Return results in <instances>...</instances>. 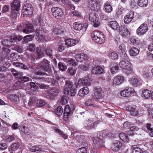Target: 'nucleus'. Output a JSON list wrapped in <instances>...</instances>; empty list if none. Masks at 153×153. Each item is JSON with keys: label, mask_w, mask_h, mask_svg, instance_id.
Returning a JSON list of instances; mask_svg holds the SVG:
<instances>
[{"label": "nucleus", "mask_w": 153, "mask_h": 153, "mask_svg": "<svg viewBox=\"0 0 153 153\" xmlns=\"http://www.w3.org/2000/svg\"><path fill=\"white\" fill-rule=\"evenodd\" d=\"M99 6H98L95 0H91L89 1V7L90 10H98Z\"/></svg>", "instance_id": "obj_20"}, {"label": "nucleus", "mask_w": 153, "mask_h": 153, "mask_svg": "<svg viewBox=\"0 0 153 153\" xmlns=\"http://www.w3.org/2000/svg\"><path fill=\"white\" fill-rule=\"evenodd\" d=\"M110 26L114 30H118L120 28L118 23L115 21L110 22Z\"/></svg>", "instance_id": "obj_30"}, {"label": "nucleus", "mask_w": 153, "mask_h": 153, "mask_svg": "<svg viewBox=\"0 0 153 153\" xmlns=\"http://www.w3.org/2000/svg\"><path fill=\"white\" fill-rule=\"evenodd\" d=\"M37 51V54L38 56V58L39 59L40 58L44 56V53L40 50H39V49L36 50Z\"/></svg>", "instance_id": "obj_60"}, {"label": "nucleus", "mask_w": 153, "mask_h": 153, "mask_svg": "<svg viewBox=\"0 0 153 153\" xmlns=\"http://www.w3.org/2000/svg\"><path fill=\"white\" fill-rule=\"evenodd\" d=\"M72 87L71 82L69 80L65 81V85L64 89V96H68L69 95V90H71Z\"/></svg>", "instance_id": "obj_7"}, {"label": "nucleus", "mask_w": 153, "mask_h": 153, "mask_svg": "<svg viewBox=\"0 0 153 153\" xmlns=\"http://www.w3.org/2000/svg\"><path fill=\"white\" fill-rule=\"evenodd\" d=\"M36 33L41 41H43L45 40L46 34L48 33V31L43 26H40L39 27L36 29Z\"/></svg>", "instance_id": "obj_2"}, {"label": "nucleus", "mask_w": 153, "mask_h": 153, "mask_svg": "<svg viewBox=\"0 0 153 153\" xmlns=\"http://www.w3.org/2000/svg\"><path fill=\"white\" fill-rule=\"evenodd\" d=\"M44 52L47 56L52 58L53 56V51L51 48H46L44 50Z\"/></svg>", "instance_id": "obj_32"}, {"label": "nucleus", "mask_w": 153, "mask_h": 153, "mask_svg": "<svg viewBox=\"0 0 153 153\" xmlns=\"http://www.w3.org/2000/svg\"><path fill=\"white\" fill-rule=\"evenodd\" d=\"M122 146V143L120 142L118 140H116L114 142L111 147L115 151H118L119 150L120 147Z\"/></svg>", "instance_id": "obj_19"}, {"label": "nucleus", "mask_w": 153, "mask_h": 153, "mask_svg": "<svg viewBox=\"0 0 153 153\" xmlns=\"http://www.w3.org/2000/svg\"><path fill=\"white\" fill-rule=\"evenodd\" d=\"M11 50L7 48H2V53L5 57H7L10 54Z\"/></svg>", "instance_id": "obj_39"}, {"label": "nucleus", "mask_w": 153, "mask_h": 153, "mask_svg": "<svg viewBox=\"0 0 153 153\" xmlns=\"http://www.w3.org/2000/svg\"><path fill=\"white\" fill-rule=\"evenodd\" d=\"M151 94V91L149 90H145L142 92V95L146 98L150 97Z\"/></svg>", "instance_id": "obj_40"}, {"label": "nucleus", "mask_w": 153, "mask_h": 153, "mask_svg": "<svg viewBox=\"0 0 153 153\" xmlns=\"http://www.w3.org/2000/svg\"><path fill=\"white\" fill-rule=\"evenodd\" d=\"M33 25L29 24L26 25L25 28L23 30V31L25 33H28L33 32Z\"/></svg>", "instance_id": "obj_22"}, {"label": "nucleus", "mask_w": 153, "mask_h": 153, "mask_svg": "<svg viewBox=\"0 0 153 153\" xmlns=\"http://www.w3.org/2000/svg\"><path fill=\"white\" fill-rule=\"evenodd\" d=\"M36 100L37 98L35 97H33L30 98L28 103L27 106L28 107H27V108H29L35 105Z\"/></svg>", "instance_id": "obj_26"}, {"label": "nucleus", "mask_w": 153, "mask_h": 153, "mask_svg": "<svg viewBox=\"0 0 153 153\" xmlns=\"http://www.w3.org/2000/svg\"><path fill=\"white\" fill-rule=\"evenodd\" d=\"M19 56L17 53H13L10 55V57L13 60H17L18 59L17 58Z\"/></svg>", "instance_id": "obj_62"}, {"label": "nucleus", "mask_w": 153, "mask_h": 153, "mask_svg": "<svg viewBox=\"0 0 153 153\" xmlns=\"http://www.w3.org/2000/svg\"><path fill=\"white\" fill-rule=\"evenodd\" d=\"M8 97L10 100L15 102L18 101L19 100V96L16 94H11L8 95Z\"/></svg>", "instance_id": "obj_35"}, {"label": "nucleus", "mask_w": 153, "mask_h": 153, "mask_svg": "<svg viewBox=\"0 0 153 153\" xmlns=\"http://www.w3.org/2000/svg\"><path fill=\"white\" fill-rule=\"evenodd\" d=\"M120 34L123 37L125 38L130 35V32L126 27L121 26L119 29Z\"/></svg>", "instance_id": "obj_9"}, {"label": "nucleus", "mask_w": 153, "mask_h": 153, "mask_svg": "<svg viewBox=\"0 0 153 153\" xmlns=\"http://www.w3.org/2000/svg\"><path fill=\"white\" fill-rule=\"evenodd\" d=\"M103 72V69L99 66L94 67L91 70V73L94 74H100Z\"/></svg>", "instance_id": "obj_24"}, {"label": "nucleus", "mask_w": 153, "mask_h": 153, "mask_svg": "<svg viewBox=\"0 0 153 153\" xmlns=\"http://www.w3.org/2000/svg\"><path fill=\"white\" fill-rule=\"evenodd\" d=\"M76 70L77 68L75 67H70L68 69V72L70 75L73 76L76 74Z\"/></svg>", "instance_id": "obj_37"}, {"label": "nucleus", "mask_w": 153, "mask_h": 153, "mask_svg": "<svg viewBox=\"0 0 153 153\" xmlns=\"http://www.w3.org/2000/svg\"><path fill=\"white\" fill-rule=\"evenodd\" d=\"M101 33H102L97 31H94L92 33L91 37L95 42V40L97 39L98 38H99V36L101 35Z\"/></svg>", "instance_id": "obj_29"}, {"label": "nucleus", "mask_w": 153, "mask_h": 153, "mask_svg": "<svg viewBox=\"0 0 153 153\" xmlns=\"http://www.w3.org/2000/svg\"><path fill=\"white\" fill-rule=\"evenodd\" d=\"M20 128L21 131L25 134L28 135L30 133V130L27 127L24 126H21Z\"/></svg>", "instance_id": "obj_44"}, {"label": "nucleus", "mask_w": 153, "mask_h": 153, "mask_svg": "<svg viewBox=\"0 0 153 153\" xmlns=\"http://www.w3.org/2000/svg\"><path fill=\"white\" fill-rule=\"evenodd\" d=\"M59 68L62 71H65L67 69V67L64 63L59 62L58 64Z\"/></svg>", "instance_id": "obj_46"}, {"label": "nucleus", "mask_w": 153, "mask_h": 153, "mask_svg": "<svg viewBox=\"0 0 153 153\" xmlns=\"http://www.w3.org/2000/svg\"><path fill=\"white\" fill-rule=\"evenodd\" d=\"M119 137L124 142L128 143L129 142V139L127 135L123 133H121L119 135Z\"/></svg>", "instance_id": "obj_31"}, {"label": "nucleus", "mask_w": 153, "mask_h": 153, "mask_svg": "<svg viewBox=\"0 0 153 153\" xmlns=\"http://www.w3.org/2000/svg\"><path fill=\"white\" fill-rule=\"evenodd\" d=\"M118 56V55L115 52H112L109 55V57L110 58L113 60L117 59Z\"/></svg>", "instance_id": "obj_48"}, {"label": "nucleus", "mask_w": 153, "mask_h": 153, "mask_svg": "<svg viewBox=\"0 0 153 153\" xmlns=\"http://www.w3.org/2000/svg\"><path fill=\"white\" fill-rule=\"evenodd\" d=\"M13 38L12 36L10 37L5 39L2 41L3 45L7 46H11L15 44V41H13Z\"/></svg>", "instance_id": "obj_8"}, {"label": "nucleus", "mask_w": 153, "mask_h": 153, "mask_svg": "<svg viewBox=\"0 0 153 153\" xmlns=\"http://www.w3.org/2000/svg\"><path fill=\"white\" fill-rule=\"evenodd\" d=\"M13 64L15 66L18 67H20L24 70H26L27 68L26 65L21 63L13 62Z\"/></svg>", "instance_id": "obj_42"}, {"label": "nucleus", "mask_w": 153, "mask_h": 153, "mask_svg": "<svg viewBox=\"0 0 153 153\" xmlns=\"http://www.w3.org/2000/svg\"><path fill=\"white\" fill-rule=\"evenodd\" d=\"M126 110L130 111V114L133 116L137 115L138 114L137 110L135 106L129 105L126 108Z\"/></svg>", "instance_id": "obj_16"}, {"label": "nucleus", "mask_w": 153, "mask_h": 153, "mask_svg": "<svg viewBox=\"0 0 153 153\" xmlns=\"http://www.w3.org/2000/svg\"><path fill=\"white\" fill-rule=\"evenodd\" d=\"M56 132L57 133H58L59 134L62 136L64 139H65L67 138L68 136H66L65 134H64L62 131L60 130L59 129H57L56 130Z\"/></svg>", "instance_id": "obj_57"}, {"label": "nucleus", "mask_w": 153, "mask_h": 153, "mask_svg": "<svg viewBox=\"0 0 153 153\" xmlns=\"http://www.w3.org/2000/svg\"><path fill=\"white\" fill-rule=\"evenodd\" d=\"M88 125V127H90V128H94L96 123L94 121L92 120H89Z\"/></svg>", "instance_id": "obj_49"}, {"label": "nucleus", "mask_w": 153, "mask_h": 153, "mask_svg": "<svg viewBox=\"0 0 153 153\" xmlns=\"http://www.w3.org/2000/svg\"><path fill=\"white\" fill-rule=\"evenodd\" d=\"M88 88L87 87H84L80 89L79 91L78 94L79 96L84 97L89 93Z\"/></svg>", "instance_id": "obj_21"}, {"label": "nucleus", "mask_w": 153, "mask_h": 153, "mask_svg": "<svg viewBox=\"0 0 153 153\" xmlns=\"http://www.w3.org/2000/svg\"><path fill=\"white\" fill-rule=\"evenodd\" d=\"M37 105L38 106L42 107L46 105V102L42 100H39L37 101Z\"/></svg>", "instance_id": "obj_51"}, {"label": "nucleus", "mask_w": 153, "mask_h": 153, "mask_svg": "<svg viewBox=\"0 0 153 153\" xmlns=\"http://www.w3.org/2000/svg\"><path fill=\"white\" fill-rule=\"evenodd\" d=\"M38 48V47L36 48L35 45L34 44H30L27 46V49L31 52L34 51L36 48L37 50Z\"/></svg>", "instance_id": "obj_43"}, {"label": "nucleus", "mask_w": 153, "mask_h": 153, "mask_svg": "<svg viewBox=\"0 0 153 153\" xmlns=\"http://www.w3.org/2000/svg\"><path fill=\"white\" fill-rule=\"evenodd\" d=\"M55 112L57 115L60 116L63 113V108L61 106H59L56 108Z\"/></svg>", "instance_id": "obj_45"}, {"label": "nucleus", "mask_w": 153, "mask_h": 153, "mask_svg": "<svg viewBox=\"0 0 153 153\" xmlns=\"http://www.w3.org/2000/svg\"><path fill=\"white\" fill-rule=\"evenodd\" d=\"M65 47L63 43H59L58 44V49L60 52L62 51L65 49Z\"/></svg>", "instance_id": "obj_54"}, {"label": "nucleus", "mask_w": 153, "mask_h": 153, "mask_svg": "<svg viewBox=\"0 0 153 153\" xmlns=\"http://www.w3.org/2000/svg\"><path fill=\"white\" fill-rule=\"evenodd\" d=\"M139 50L135 47L131 48L130 50V55L132 56L137 55L139 53Z\"/></svg>", "instance_id": "obj_33"}, {"label": "nucleus", "mask_w": 153, "mask_h": 153, "mask_svg": "<svg viewBox=\"0 0 153 153\" xmlns=\"http://www.w3.org/2000/svg\"><path fill=\"white\" fill-rule=\"evenodd\" d=\"M33 36L32 35H28L25 36L23 39V42L24 43H26L32 40Z\"/></svg>", "instance_id": "obj_41"}, {"label": "nucleus", "mask_w": 153, "mask_h": 153, "mask_svg": "<svg viewBox=\"0 0 153 153\" xmlns=\"http://www.w3.org/2000/svg\"><path fill=\"white\" fill-rule=\"evenodd\" d=\"M130 82L135 86H138L141 84L139 79L137 78H132L130 80Z\"/></svg>", "instance_id": "obj_25"}, {"label": "nucleus", "mask_w": 153, "mask_h": 153, "mask_svg": "<svg viewBox=\"0 0 153 153\" xmlns=\"http://www.w3.org/2000/svg\"><path fill=\"white\" fill-rule=\"evenodd\" d=\"M102 88L99 86L97 87L95 89V92L94 93V98L97 100H98L99 99L102 97Z\"/></svg>", "instance_id": "obj_14"}, {"label": "nucleus", "mask_w": 153, "mask_h": 153, "mask_svg": "<svg viewBox=\"0 0 153 153\" xmlns=\"http://www.w3.org/2000/svg\"><path fill=\"white\" fill-rule=\"evenodd\" d=\"M148 0H139L138 4L139 6L143 7H145L148 5Z\"/></svg>", "instance_id": "obj_36"}, {"label": "nucleus", "mask_w": 153, "mask_h": 153, "mask_svg": "<svg viewBox=\"0 0 153 153\" xmlns=\"http://www.w3.org/2000/svg\"><path fill=\"white\" fill-rule=\"evenodd\" d=\"M89 18L90 20L94 23V27H97L100 26V24L99 21V18L96 15L95 12H91L89 15Z\"/></svg>", "instance_id": "obj_5"}, {"label": "nucleus", "mask_w": 153, "mask_h": 153, "mask_svg": "<svg viewBox=\"0 0 153 153\" xmlns=\"http://www.w3.org/2000/svg\"><path fill=\"white\" fill-rule=\"evenodd\" d=\"M23 13V15L26 16H30L33 13L32 10H24Z\"/></svg>", "instance_id": "obj_63"}, {"label": "nucleus", "mask_w": 153, "mask_h": 153, "mask_svg": "<svg viewBox=\"0 0 153 153\" xmlns=\"http://www.w3.org/2000/svg\"><path fill=\"white\" fill-rule=\"evenodd\" d=\"M63 32V30H62L61 27L57 28L54 29L53 33L55 34H59Z\"/></svg>", "instance_id": "obj_58"}, {"label": "nucleus", "mask_w": 153, "mask_h": 153, "mask_svg": "<svg viewBox=\"0 0 153 153\" xmlns=\"http://www.w3.org/2000/svg\"><path fill=\"white\" fill-rule=\"evenodd\" d=\"M20 146V144L18 143L12 144L10 147L11 151L14 152L16 151L19 148Z\"/></svg>", "instance_id": "obj_38"}, {"label": "nucleus", "mask_w": 153, "mask_h": 153, "mask_svg": "<svg viewBox=\"0 0 153 153\" xmlns=\"http://www.w3.org/2000/svg\"><path fill=\"white\" fill-rule=\"evenodd\" d=\"M11 72L13 75L16 78H21V77L23 75V73L17 71L14 69H12V70Z\"/></svg>", "instance_id": "obj_28"}, {"label": "nucleus", "mask_w": 153, "mask_h": 153, "mask_svg": "<svg viewBox=\"0 0 153 153\" xmlns=\"http://www.w3.org/2000/svg\"><path fill=\"white\" fill-rule=\"evenodd\" d=\"M20 7V2L19 0H14L11 5L12 10H18Z\"/></svg>", "instance_id": "obj_23"}, {"label": "nucleus", "mask_w": 153, "mask_h": 153, "mask_svg": "<svg viewBox=\"0 0 153 153\" xmlns=\"http://www.w3.org/2000/svg\"><path fill=\"white\" fill-rule=\"evenodd\" d=\"M142 150L139 148H135L133 150L132 153H141Z\"/></svg>", "instance_id": "obj_64"}, {"label": "nucleus", "mask_w": 153, "mask_h": 153, "mask_svg": "<svg viewBox=\"0 0 153 153\" xmlns=\"http://www.w3.org/2000/svg\"><path fill=\"white\" fill-rule=\"evenodd\" d=\"M87 55L83 53L77 54L75 55V58L78 61L84 62L88 59Z\"/></svg>", "instance_id": "obj_10"}, {"label": "nucleus", "mask_w": 153, "mask_h": 153, "mask_svg": "<svg viewBox=\"0 0 153 153\" xmlns=\"http://www.w3.org/2000/svg\"><path fill=\"white\" fill-rule=\"evenodd\" d=\"M105 13H100V17L101 18L102 20H106L108 18V16L107 15L105 14V13H110L111 11V10L110 11H107V10H104Z\"/></svg>", "instance_id": "obj_47"}, {"label": "nucleus", "mask_w": 153, "mask_h": 153, "mask_svg": "<svg viewBox=\"0 0 153 153\" xmlns=\"http://www.w3.org/2000/svg\"><path fill=\"white\" fill-rule=\"evenodd\" d=\"M38 65L42 70L47 72V73H44L41 70L36 71L35 73L38 75H51L52 74V70L49 68V62L47 60L44 59L41 62L38 63Z\"/></svg>", "instance_id": "obj_1"}, {"label": "nucleus", "mask_w": 153, "mask_h": 153, "mask_svg": "<svg viewBox=\"0 0 153 153\" xmlns=\"http://www.w3.org/2000/svg\"><path fill=\"white\" fill-rule=\"evenodd\" d=\"M121 68L125 70V72L127 74L130 73L132 71V69L130 62L128 61H121L120 63Z\"/></svg>", "instance_id": "obj_3"}, {"label": "nucleus", "mask_w": 153, "mask_h": 153, "mask_svg": "<svg viewBox=\"0 0 153 153\" xmlns=\"http://www.w3.org/2000/svg\"><path fill=\"white\" fill-rule=\"evenodd\" d=\"M106 136V135L105 133L101 132L97 134V138L100 140H104Z\"/></svg>", "instance_id": "obj_50"}, {"label": "nucleus", "mask_w": 153, "mask_h": 153, "mask_svg": "<svg viewBox=\"0 0 153 153\" xmlns=\"http://www.w3.org/2000/svg\"><path fill=\"white\" fill-rule=\"evenodd\" d=\"M79 67L81 70L83 71H87L88 68V67L86 65H79Z\"/></svg>", "instance_id": "obj_56"}, {"label": "nucleus", "mask_w": 153, "mask_h": 153, "mask_svg": "<svg viewBox=\"0 0 153 153\" xmlns=\"http://www.w3.org/2000/svg\"><path fill=\"white\" fill-rule=\"evenodd\" d=\"M132 19V18L126 16L124 17V22L125 24H128L131 22Z\"/></svg>", "instance_id": "obj_55"}, {"label": "nucleus", "mask_w": 153, "mask_h": 153, "mask_svg": "<svg viewBox=\"0 0 153 153\" xmlns=\"http://www.w3.org/2000/svg\"><path fill=\"white\" fill-rule=\"evenodd\" d=\"M76 90L74 89H71L69 90V95H68V96H66V97H69V96H74L76 94Z\"/></svg>", "instance_id": "obj_59"}, {"label": "nucleus", "mask_w": 153, "mask_h": 153, "mask_svg": "<svg viewBox=\"0 0 153 153\" xmlns=\"http://www.w3.org/2000/svg\"><path fill=\"white\" fill-rule=\"evenodd\" d=\"M124 79L123 76H117L114 78L113 80V84L115 85H119L123 82Z\"/></svg>", "instance_id": "obj_18"}, {"label": "nucleus", "mask_w": 153, "mask_h": 153, "mask_svg": "<svg viewBox=\"0 0 153 153\" xmlns=\"http://www.w3.org/2000/svg\"><path fill=\"white\" fill-rule=\"evenodd\" d=\"M148 30L147 25L143 23L138 28L137 30V33L139 35H142L146 33Z\"/></svg>", "instance_id": "obj_6"}, {"label": "nucleus", "mask_w": 153, "mask_h": 153, "mask_svg": "<svg viewBox=\"0 0 153 153\" xmlns=\"http://www.w3.org/2000/svg\"><path fill=\"white\" fill-rule=\"evenodd\" d=\"M79 84L81 85H84L89 86L91 85V82L89 80L87 79L82 78L80 79L79 81Z\"/></svg>", "instance_id": "obj_27"}, {"label": "nucleus", "mask_w": 153, "mask_h": 153, "mask_svg": "<svg viewBox=\"0 0 153 153\" xmlns=\"http://www.w3.org/2000/svg\"><path fill=\"white\" fill-rule=\"evenodd\" d=\"M71 109L68 105H65L64 112V119L65 120H67L69 116L70 115Z\"/></svg>", "instance_id": "obj_17"}, {"label": "nucleus", "mask_w": 153, "mask_h": 153, "mask_svg": "<svg viewBox=\"0 0 153 153\" xmlns=\"http://www.w3.org/2000/svg\"><path fill=\"white\" fill-rule=\"evenodd\" d=\"M59 91V89L56 88H53L45 92V94L48 98L53 100L57 95Z\"/></svg>", "instance_id": "obj_4"}, {"label": "nucleus", "mask_w": 153, "mask_h": 153, "mask_svg": "<svg viewBox=\"0 0 153 153\" xmlns=\"http://www.w3.org/2000/svg\"><path fill=\"white\" fill-rule=\"evenodd\" d=\"M53 16L56 19H60L63 14L62 10H51Z\"/></svg>", "instance_id": "obj_15"}, {"label": "nucleus", "mask_w": 153, "mask_h": 153, "mask_svg": "<svg viewBox=\"0 0 153 153\" xmlns=\"http://www.w3.org/2000/svg\"><path fill=\"white\" fill-rule=\"evenodd\" d=\"M105 40V38L104 37V34L103 33H101V35L99 36L97 40H95V42L97 43L101 44L104 42Z\"/></svg>", "instance_id": "obj_34"}, {"label": "nucleus", "mask_w": 153, "mask_h": 153, "mask_svg": "<svg viewBox=\"0 0 153 153\" xmlns=\"http://www.w3.org/2000/svg\"><path fill=\"white\" fill-rule=\"evenodd\" d=\"M19 10H11L10 15L14 19L16 18L19 13Z\"/></svg>", "instance_id": "obj_53"}, {"label": "nucleus", "mask_w": 153, "mask_h": 153, "mask_svg": "<svg viewBox=\"0 0 153 153\" xmlns=\"http://www.w3.org/2000/svg\"><path fill=\"white\" fill-rule=\"evenodd\" d=\"M78 42L77 40L73 39H66L65 41V44L68 46L71 47L75 45Z\"/></svg>", "instance_id": "obj_13"}, {"label": "nucleus", "mask_w": 153, "mask_h": 153, "mask_svg": "<svg viewBox=\"0 0 153 153\" xmlns=\"http://www.w3.org/2000/svg\"><path fill=\"white\" fill-rule=\"evenodd\" d=\"M30 89L31 90H32L33 91H34L36 90L37 86L34 82H30Z\"/></svg>", "instance_id": "obj_52"}, {"label": "nucleus", "mask_w": 153, "mask_h": 153, "mask_svg": "<svg viewBox=\"0 0 153 153\" xmlns=\"http://www.w3.org/2000/svg\"><path fill=\"white\" fill-rule=\"evenodd\" d=\"M134 91V89L132 88H130L121 91L120 94L123 97H128L131 95Z\"/></svg>", "instance_id": "obj_11"}, {"label": "nucleus", "mask_w": 153, "mask_h": 153, "mask_svg": "<svg viewBox=\"0 0 153 153\" xmlns=\"http://www.w3.org/2000/svg\"><path fill=\"white\" fill-rule=\"evenodd\" d=\"M86 24V23L84 24L82 22H75L73 23V27L75 30H81L83 28L84 25Z\"/></svg>", "instance_id": "obj_12"}, {"label": "nucleus", "mask_w": 153, "mask_h": 153, "mask_svg": "<svg viewBox=\"0 0 153 153\" xmlns=\"http://www.w3.org/2000/svg\"><path fill=\"white\" fill-rule=\"evenodd\" d=\"M12 37L13 38V41H15V43L18 41H21L22 38V36H12Z\"/></svg>", "instance_id": "obj_61"}]
</instances>
